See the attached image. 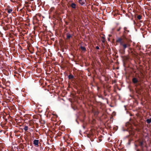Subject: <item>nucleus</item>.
I'll list each match as a JSON object with an SVG mask.
<instances>
[{
  "label": "nucleus",
  "mask_w": 151,
  "mask_h": 151,
  "mask_svg": "<svg viewBox=\"0 0 151 151\" xmlns=\"http://www.w3.org/2000/svg\"><path fill=\"white\" fill-rule=\"evenodd\" d=\"M73 76L71 75H70L68 76V78L69 79H72L73 78Z\"/></svg>",
  "instance_id": "nucleus-10"
},
{
  "label": "nucleus",
  "mask_w": 151,
  "mask_h": 151,
  "mask_svg": "<svg viewBox=\"0 0 151 151\" xmlns=\"http://www.w3.org/2000/svg\"><path fill=\"white\" fill-rule=\"evenodd\" d=\"M67 35V39H69L72 36L69 33H67L66 34Z\"/></svg>",
  "instance_id": "nucleus-5"
},
{
  "label": "nucleus",
  "mask_w": 151,
  "mask_h": 151,
  "mask_svg": "<svg viewBox=\"0 0 151 151\" xmlns=\"http://www.w3.org/2000/svg\"><path fill=\"white\" fill-rule=\"evenodd\" d=\"M71 7L75 9L76 8V4L74 3H73L71 4Z\"/></svg>",
  "instance_id": "nucleus-6"
},
{
  "label": "nucleus",
  "mask_w": 151,
  "mask_h": 151,
  "mask_svg": "<svg viewBox=\"0 0 151 151\" xmlns=\"http://www.w3.org/2000/svg\"><path fill=\"white\" fill-rule=\"evenodd\" d=\"M120 29H121V28H120L119 29H117V31H119L120 30Z\"/></svg>",
  "instance_id": "nucleus-16"
},
{
  "label": "nucleus",
  "mask_w": 151,
  "mask_h": 151,
  "mask_svg": "<svg viewBox=\"0 0 151 151\" xmlns=\"http://www.w3.org/2000/svg\"><path fill=\"white\" fill-rule=\"evenodd\" d=\"M102 39H103V40L102 41V42H104L105 40V38L104 37H102Z\"/></svg>",
  "instance_id": "nucleus-12"
},
{
  "label": "nucleus",
  "mask_w": 151,
  "mask_h": 151,
  "mask_svg": "<svg viewBox=\"0 0 151 151\" xmlns=\"http://www.w3.org/2000/svg\"><path fill=\"white\" fill-rule=\"evenodd\" d=\"M132 82L134 83H136L138 82L137 79L135 78H134L132 79Z\"/></svg>",
  "instance_id": "nucleus-4"
},
{
  "label": "nucleus",
  "mask_w": 151,
  "mask_h": 151,
  "mask_svg": "<svg viewBox=\"0 0 151 151\" xmlns=\"http://www.w3.org/2000/svg\"><path fill=\"white\" fill-rule=\"evenodd\" d=\"M123 46V48L124 50H125L127 47H130V45L129 43L123 44L121 45Z\"/></svg>",
  "instance_id": "nucleus-1"
},
{
  "label": "nucleus",
  "mask_w": 151,
  "mask_h": 151,
  "mask_svg": "<svg viewBox=\"0 0 151 151\" xmlns=\"http://www.w3.org/2000/svg\"><path fill=\"white\" fill-rule=\"evenodd\" d=\"M96 49H99V47L98 46H96Z\"/></svg>",
  "instance_id": "nucleus-15"
},
{
  "label": "nucleus",
  "mask_w": 151,
  "mask_h": 151,
  "mask_svg": "<svg viewBox=\"0 0 151 151\" xmlns=\"http://www.w3.org/2000/svg\"><path fill=\"white\" fill-rule=\"evenodd\" d=\"M127 29V28L126 27H124V29L125 31H126Z\"/></svg>",
  "instance_id": "nucleus-14"
},
{
  "label": "nucleus",
  "mask_w": 151,
  "mask_h": 151,
  "mask_svg": "<svg viewBox=\"0 0 151 151\" xmlns=\"http://www.w3.org/2000/svg\"><path fill=\"white\" fill-rule=\"evenodd\" d=\"M122 39L121 38H119L117 39L116 40V42H119L120 43V44L121 45H122V44L123 43L122 42Z\"/></svg>",
  "instance_id": "nucleus-3"
},
{
  "label": "nucleus",
  "mask_w": 151,
  "mask_h": 151,
  "mask_svg": "<svg viewBox=\"0 0 151 151\" xmlns=\"http://www.w3.org/2000/svg\"><path fill=\"white\" fill-rule=\"evenodd\" d=\"M33 144L36 147H38L39 146V140L37 139H35L34 141Z\"/></svg>",
  "instance_id": "nucleus-2"
},
{
  "label": "nucleus",
  "mask_w": 151,
  "mask_h": 151,
  "mask_svg": "<svg viewBox=\"0 0 151 151\" xmlns=\"http://www.w3.org/2000/svg\"><path fill=\"white\" fill-rule=\"evenodd\" d=\"M137 18L139 19H140L141 18V16L140 15H139L138 16Z\"/></svg>",
  "instance_id": "nucleus-13"
},
{
  "label": "nucleus",
  "mask_w": 151,
  "mask_h": 151,
  "mask_svg": "<svg viewBox=\"0 0 151 151\" xmlns=\"http://www.w3.org/2000/svg\"><path fill=\"white\" fill-rule=\"evenodd\" d=\"M81 48L83 51H86V48H85V47L81 46Z\"/></svg>",
  "instance_id": "nucleus-7"
},
{
  "label": "nucleus",
  "mask_w": 151,
  "mask_h": 151,
  "mask_svg": "<svg viewBox=\"0 0 151 151\" xmlns=\"http://www.w3.org/2000/svg\"><path fill=\"white\" fill-rule=\"evenodd\" d=\"M28 127L27 126H25L24 127V130L25 131H27L28 129Z\"/></svg>",
  "instance_id": "nucleus-9"
},
{
  "label": "nucleus",
  "mask_w": 151,
  "mask_h": 151,
  "mask_svg": "<svg viewBox=\"0 0 151 151\" xmlns=\"http://www.w3.org/2000/svg\"><path fill=\"white\" fill-rule=\"evenodd\" d=\"M12 12V10L11 9H9L8 10V12L9 13H11Z\"/></svg>",
  "instance_id": "nucleus-11"
},
{
  "label": "nucleus",
  "mask_w": 151,
  "mask_h": 151,
  "mask_svg": "<svg viewBox=\"0 0 151 151\" xmlns=\"http://www.w3.org/2000/svg\"><path fill=\"white\" fill-rule=\"evenodd\" d=\"M147 122L148 123H150L151 122V118L149 119H147Z\"/></svg>",
  "instance_id": "nucleus-8"
}]
</instances>
